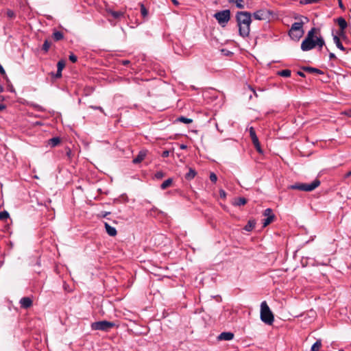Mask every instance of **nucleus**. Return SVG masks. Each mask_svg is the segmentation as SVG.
<instances>
[{
	"mask_svg": "<svg viewBox=\"0 0 351 351\" xmlns=\"http://www.w3.org/2000/svg\"><path fill=\"white\" fill-rule=\"evenodd\" d=\"M236 21L239 27V34L243 38L250 35L252 14L249 12L239 11L236 14Z\"/></svg>",
	"mask_w": 351,
	"mask_h": 351,
	"instance_id": "f257e3e1",
	"label": "nucleus"
},
{
	"mask_svg": "<svg viewBox=\"0 0 351 351\" xmlns=\"http://www.w3.org/2000/svg\"><path fill=\"white\" fill-rule=\"evenodd\" d=\"M319 32L316 27H312L307 33L304 40L302 42L301 49L303 51H310L315 47V34Z\"/></svg>",
	"mask_w": 351,
	"mask_h": 351,
	"instance_id": "f03ea898",
	"label": "nucleus"
},
{
	"mask_svg": "<svg viewBox=\"0 0 351 351\" xmlns=\"http://www.w3.org/2000/svg\"><path fill=\"white\" fill-rule=\"evenodd\" d=\"M261 319L267 325H272L274 322V316L269 308L266 301H263L261 304Z\"/></svg>",
	"mask_w": 351,
	"mask_h": 351,
	"instance_id": "7ed1b4c3",
	"label": "nucleus"
},
{
	"mask_svg": "<svg viewBox=\"0 0 351 351\" xmlns=\"http://www.w3.org/2000/svg\"><path fill=\"white\" fill-rule=\"evenodd\" d=\"M320 181L318 179L314 180L311 183L296 182L290 185L288 188L292 190H299L302 191L311 192L315 190L320 185Z\"/></svg>",
	"mask_w": 351,
	"mask_h": 351,
	"instance_id": "20e7f679",
	"label": "nucleus"
},
{
	"mask_svg": "<svg viewBox=\"0 0 351 351\" xmlns=\"http://www.w3.org/2000/svg\"><path fill=\"white\" fill-rule=\"evenodd\" d=\"M304 25V21L302 20V21L293 23L289 31V36L292 40L298 41L301 37H302L304 32L303 29V25Z\"/></svg>",
	"mask_w": 351,
	"mask_h": 351,
	"instance_id": "39448f33",
	"label": "nucleus"
},
{
	"mask_svg": "<svg viewBox=\"0 0 351 351\" xmlns=\"http://www.w3.org/2000/svg\"><path fill=\"white\" fill-rule=\"evenodd\" d=\"M116 326V324L113 322L102 320L95 322L91 324V329L93 330L109 331L111 328Z\"/></svg>",
	"mask_w": 351,
	"mask_h": 351,
	"instance_id": "423d86ee",
	"label": "nucleus"
},
{
	"mask_svg": "<svg viewBox=\"0 0 351 351\" xmlns=\"http://www.w3.org/2000/svg\"><path fill=\"white\" fill-rule=\"evenodd\" d=\"M214 17L221 26L225 27L230 19V11L224 10L217 12L214 14Z\"/></svg>",
	"mask_w": 351,
	"mask_h": 351,
	"instance_id": "0eeeda50",
	"label": "nucleus"
},
{
	"mask_svg": "<svg viewBox=\"0 0 351 351\" xmlns=\"http://www.w3.org/2000/svg\"><path fill=\"white\" fill-rule=\"evenodd\" d=\"M250 136L251 137L252 143H253L254 147L256 148V151L259 154H263V149H262V148L261 147V144H260L258 138V137L256 136L255 130L252 127H251L250 128Z\"/></svg>",
	"mask_w": 351,
	"mask_h": 351,
	"instance_id": "6e6552de",
	"label": "nucleus"
},
{
	"mask_svg": "<svg viewBox=\"0 0 351 351\" xmlns=\"http://www.w3.org/2000/svg\"><path fill=\"white\" fill-rule=\"evenodd\" d=\"M263 215L266 217L263 219V226L266 227L274 221L276 216L273 213V210L271 208H267L263 212Z\"/></svg>",
	"mask_w": 351,
	"mask_h": 351,
	"instance_id": "1a4fd4ad",
	"label": "nucleus"
},
{
	"mask_svg": "<svg viewBox=\"0 0 351 351\" xmlns=\"http://www.w3.org/2000/svg\"><path fill=\"white\" fill-rule=\"evenodd\" d=\"M19 304L22 308L27 309L33 305V301L29 297H23L20 300Z\"/></svg>",
	"mask_w": 351,
	"mask_h": 351,
	"instance_id": "9d476101",
	"label": "nucleus"
},
{
	"mask_svg": "<svg viewBox=\"0 0 351 351\" xmlns=\"http://www.w3.org/2000/svg\"><path fill=\"white\" fill-rule=\"evenodd\" d=\"M253 16L256 20H266L268 17V12L265 10H259L254 12Z\"/></svg>",
	"mask_w": 351,
	"mask_h": 351,
	"instance_id": "9b49d317",
	"label": "nucleus"
},
{
	"mask_svg": "<svg viewBox=\"0 0 351 351\" xmlns=\"http://www.w3.org/2000/svg\"><path fill=\"white\" fill-rule=\"evenodd\" d=\"M147 150H141L138 152V155L133 159L132 162L134 164H138L141 162L147 156Z\"/></svg>",
	"mask_w": 351,
	"mask_h": 351,
	"instance_id": "f8f14e48",
	"label": "nucleus"
},
{
	"mask_svg": "<svg viewBox=\"0 0 351 351\" xmlns=\"http://www.w3.org/2000/svg\"><path fill=\"white\" fill-rule=\"evenodd\" d=\"M107 14L108 16H112L114 19H120L124 15V13L121 11H114L112 10H107Z\"/></svg>",
	"mask_w": 351,
	"mask_h": 351,
	"instance_id": "ddd939ff",
	"label": "nucleus"
},
{
	"mask_svg": "<svg viewBox=\"0 0 351 351\" xmlns=\"http://www.w3.org/2000/svg\"><path fill=\"white\" fill-rule=\"evenodd\" d=\"M233 338H234V334L231 332H223L218 337L219 340H225V341H230V340H232Z\"/></svg>",
	"mask_w": 351,
	"mask_h": 351,
	"instance_id": "4468645a",
	"label": "nucleus"
},
{
	"mask_svg": "<svg viewBox=\"0 0 351 351\" xmlns=\"http://www.w3.org/2000/svg\"><path fill=\"white\" fill-rule=\"evenodd\" d=\"M104 226H105L106 231L109 236L114 237L117 235V230L115 228L111 226L107 222H105Z\"/></svg>",
	"mask_w": 351,
	"mask_h": 351,
	"instance_id": "2eb2a0df",
	"label": "nucleus"
},
{
	"mask_svg": "<svg viewBox=\"0 0 351 351\" xmlns=\"http://www.w3.org/2000/svg\"><path fill=\"white\" fill-rule=\"evenodd\" d=\"M302 69L306 72L311 73H316L319 75L324 74V72L317 68L311 67V66H303Z\"/></svg>",
	"mask_w": 351,
	"mask_h": 351,
	"instance_id": "dca6fc26",
	"label": "nucleus"
},
{
	"mask_svg": "<svg viewBox=\"0 0 351 351\" xmlns=\"http://www.w3.org/2000/svg\"><path fill=\"white\" fill-rule=\"evenodd\" d=\"M335 21L337 23L339 29L346 30L348 27V23L344 18L339 17L335 19Z\"/></svg>",
	"mask_w": 351,
	"mask_h": 351,
	"instance_id": "f3484780",
	"label": "nucleus"
},
{
	"mask_svg": "<svg viewBox=\"0 0 351 351\" xmlns=\"http://www.w3.org/2000/svg\"><path fill=\"white\" fill-rule=\"evenodd\" d=\"M332 37H333V41L335 43L337 47L343 51H346V49L343 46V45L340 40V38H338V36L334 35L332 34Z\"/></svg>",
	"mask_w": 351,
	"mask_h": 351,
	"instance_id": "a211bd4d",
	"label": "nucleus"
},
{
	"mask_svg": "<svg viewBox=\"0 0 351 351\" xmlns=\"http://www.w3.org/2000/svg\"><path fill=\"white\" fill-rule=\"evenodd\" d=\"M197 175L196 171L193 168H189V172L185 174V179L187 180H193Z\"/></svg>",
	"mask_w": 351,
	"mask_h": 351,
	"instance_id": "6ab92c4d",
	"label": "nucleus"
},
{
	"mask_svg": "<svg viewBox=\"0 0 351 351\" xmlns=\"http://www.w3.org/2000/svg\"><path fill=\"white\" fill-rule=\"evenodd\" d=\"M255 225L256 221L254 219H250L247 221V224L245 226L244 230L247 232H250L254 228Z\"/></svg>",
	"mask_w": 351,
	"mask_h": 351,
	"instance_id": "aec40b11",
	"label": "nucleus"
},
{
	"mask_svg": "<svg viewBox=\"0 0 351 351\" xmlns=\"http://www.w3.org/2000/svg\"><path fill=\"white\" fill-rule=\"evenodd\" d=\"M61 141L60 138L59 137H53L48 141V145L51 147H54L60 144Z\"/></svg>",
	"mask_w": 351,
	"mask_h": 351,
	"instance_id": "412c9836",
	"label": "nucleus"
},
{
	"mask_svg": "<svg viewBox=\"0 0 351 351\" xmlns=\"http://www.w3.org/2000/svg\"><path fill=\"white\" fill-rule=\"evenodd\" d=\"M247 200L245 197H239L234 199V202L233 203L234 206H243L247 203Z\"/></svg>",
	"mask_w": 351,
	"mask_h": 351,
	"instance_id": "4be33fe9",
	"label": "nucleus"
},
{
	"mask_svg": "<svg viewBox=\"0 0 351 351\" xmlns=\"http://www.w3.org/2000/svg\"><path fill=\"white\" fill-rule=\"evenodd\" d=\"M325 45V41L322 36H315V47L317 46L319 49Z\"/></svg>",
	"mask_w": 351,
	"mask_h": 351,
	"instance_id": "5701e85b",
	"label": "nucleus"
},
{
	"mask_svg": "<svg viewBox=\"0 0 351 351\" xmlns=\"http://www.w3.org/2000/svg\"><path fill=\"white\" fill-rule=\"evenodd\" d=\"M53 38L55 41H59L63 39L64 34L60 31H56L53 33Z\"/></svg>",
	"mask_w": 351,
	"mask_h": 351,
	"instance_id": "b1692460",
	"label": "nucleus"
},
{
	"mask_svg": "<svg viewBox=\"0 0 351 351\" xmlns=\"http://www.w3.org/2000/svg\"><path fill=\"white\" fill-rule=\"evenodd\" d=\"M172 183H173V179L168 178L167 180H166L161 184L160 189L162 190H165V189H167L168 187H169L172 184Z\"/></svg>",
	"mask_w": 351,
	"mask_h": 351,
	"instance_id": "393cba45",
	"label": "nucleus"
},
{
	"mask_svg": "<svg viewBox=\"0 0 351 351\" xmlns=\"http://www.w3.org/2000/svg\"><path fill=\"white\" fill-rule=\"evenodd\" d=\"M277 74L281 77H289L291 76V71L289 69H285L278 71Z\"/></svg>",
	"mask_w": 351,
	"mask_h": 351,
	"instance_id": "a878e982",
	"label": "nucleus"
},
{
	"mask_svg": "<svg viewBox=\"0 0 351 351\" xmlns=\"http://www.w3.org/2000/svg\"><path fill=\"white\" fill-rule=\"evenodd\" d=\"M322 347V340L317 339L316 342L312 346L311 351H319Z\"/></svg>",
	"mask_w": 351,
	"mask_h": 351,
	"instance_id": "bb28decb",
	"label": "nucleus"
},
{
	"mask_svg": "<svg viewBox=\"0 0 351 351\" xmlns=\"http://www.w3.org/2000/svg\"><path fill=\"white\" fill-rule=\"evenodd\" d=\"M177 121H180V122H182V123H186V124H189V123H191L193 122V119H189V118H186V117H180L177 119Z\"/></svg>",
	"mask_w": 351,
	"mask_h": 351,
	"instance_id": "cd10ccee",
	"label": "nucleus"
},
{
	"mask_svg": "<svg viewBox=\"0 0 351 351\" xmlns=\"http://www.w3.org/2000/svg\"><path fill=\"white\" fill-rule=\"evenodd\" d=\"M141 5V13L143 18H145L148 15V10L143 3H140Z\"/></svg>",
	"mask_w": 351,
	"mask_h": 351,
	"instance_id": "c85d7f7f",
	"label": "nucleus"
},
{
	"mask_svg": "<svg viewBox=\"0 0 351 351\" xmlns=\"http://www.w3.org/2000/svg\"><path fill=\"white\" fill-rule=\"evenodd\" d=\"M10 217V215L8 211L3 210L0 212V221L6 220Z\"/></svg>",
	"mask_w": 351,
	"mask_h": 351,
	"instance_id": "c756f323",
	"label": "nucleus"
},
{
	"mask_svg": "<svg viewBox=\"0 0 351 351\" xmlns=\"http://www.w3.org/2000/svg\"><path fill=\"white\" fill-rule=\"evenodd\" d=\"M50 47H51V42H49L48 40H45L43 45L42 49L44 51L47 52L49 51Z\"/></svg>",
	"mask_w": 351,
	"mask_h": 351,
	"instance_id": "7c9ffc66",
	"label": "nucleus"
},
{
	"mask_svg": "<svg viewBox=\"0 0 351 351\" xmlns=\"http://www.w3.org/2000/svg\"><path fill=\"white\" fill-rule=\"evenodd\" d=\"M335 35H337L338 38H341L343 40H345L347 38L345 30L339 29Z\"/></svg>",
	"mask_w": 351,
	"mask_h": 351,
	"instance_id": "2f4dec72",
	"label": "nucleus"
},
{
	"mask_svg": "<svg viewBox=\"0 0 351 351\" xmlns=\"http://www.w3.org/2000/svg\"><path fill=\"white\" fill-rule=\"evenodd\" d=\"M65 66V62L64 60H60L58 62V64H57V70H59V71H62L63 70V69L64 68Z\"/></svg>",
	"mask_w": 351,
	"mask_h": 351,
	"instance_id": "473e14b6",
	"label": "nucleus"
},
{
	"mask_svg": "<svg viewBox=\"0 0 351 351\" xmlns=\"http://www.w3.org/2000/svg\"><path fill=\"white\" fill-rule=\"evenodd\" d=\"M294 19L296 20H300V21H302V20H303V21H304V24L309 21V19L308 17L302 16V15L296 16L294 17Z\"/></svg>",
	"mask_w": 351,
	"mask_h": 351,
	"instance_id": "72a5a7b5",
	"label": "nucleus"
},
{
	"mask_svg": "<svg viewBox=\"0 0 351 351\" xmlns=\"http://www.w3.org/2000/svg\"><path fill=\"white\" fill-rule=\"evenodd\" d=\"M165 173L162 171H157L156 173H155V178L158 180H160L162 179L163 177H165Z\"/></svg>",
	"mask_w": 351,
	"mask_h": 351,
	"instance_id": "f704fd0d",
	"label": "nucleus"
},
{
	"mask_svg": "<svg viewBox=\"0 0 351 351\" xmlns=\"http://www.w3.org/2000/svg\"><path fill=\"white\" fill-rule=\"evenodd\" d=\"M6 15L10 19H14L15 17V13L12 10H8L6 12Z\"/></svg>",
	"mask_w": 351,
	"mask_h": 351,
	"instance_id": "c9c22d12",
	"label": "nucleus"
},
{
	"mask_svg": "<svg viewBox=\"0 0 351 351\" xmlns=\"http://www.w3.org/2000/svg\"><path fill=\"white\" fill-rule=\"evenodd\" d=\"M69 59L70 61H71L72 62L75 63L77 60V57L75 54H73V53H71V54L69 56Z\"/></svg>",
	"mask_w": 351,
	"mask_h": 351,
	"instance_id": "e433bc0d",
	"label": "nucleus"
},
{
	"mask_svg": "<svg viewBox=\"0 0 351 351\" xmlns=\"http://www.w3.org/2000/svg\"><path fill=\"white\" fill-rule=\"evenodd\" d=\"M319 0H303L301 1L300 3L302 4H310V3H317Z\"/></svg>",
	"mask_w": 351,
	"mask_h": 351,
	"instance_id": "4c0bfd02",
	"label": "nucleus"
},
{
	"mask_svg": "<svg viewBox=\"0 0 351 351\" xmlns=\"http://www.w3.org/2000/svg\"><path fill=\"white\" fill-rule=\"evenodd\" d=\"M0 73L3 76L6 81H9L8 76L6 75L5 71L3 67L0 64Z\"/></svg>",
	"mask_w": 351,
	"mask_h": 351,
	"instance_id": "58836bf2",
	"label": "nucleus"
},
{
	"mask_svg": "<svg viewBox=\"0 0 351 351\" xmlns=\"http://www.w3.org/2000/svg\"><path fill=\"white\" fill-rule=\"evenodd\" d=\"M210 180L212 182H214L215 183L217 180V175L215 173H210Z\"/></svg>",
	"mask_w": 351,
	"mask_h": 351,
	"instance_id": "ea45409f",
	"label": "nucleus"
},
{
	"mask_svg": "<svg viewBox=\"0 0 351 351\" xmlns=\"http://www.w3.org/2000/svg\"><path fill=\"white\" fill-rule=\"evenodd\" d=\"M232 3H235L236 6L239 9H243L244 5L242 3L243 1H231Z\"/></svg>",
	"mask_w": 351,
	"mask_h": 351,
	"instance_id": "a19ab883",
	"label": "nucleus"
},
{
	"mask_svg": "<svg viewBox=\"0 0 351 351\" xmlns=\"http://www.w3.org/2000/svg\"><path fill=\"white\" fill-rule=\"evenodd\" d=\"M66 156L69 158H71V156H72V152H71V149L69 147H67L66 149Z\"/></svg>",
	"mask_w": 351,
	"mask_h": 351,
	"instance_id": "79ce46f5",
	"label": "nucleus"
},
{
	"mask_svg": "<svg viewBox=\"0 0 351 351\" xmlns=\"http://www.w3.org/2000/svg\"><path fill=\"white\" fill-rule=\"evenodd\" d=\"M162 157L167 158L169 156V150H165L162 152L161 154Z\"/></svg>",
	"mask_w": 351,
	"mask_h": 351,
	"instance_id": "37998d69",
	"label": "nucleus"
},
{
	"mask_svg": "<svg viewBox=\"0 0 351 351\" xmlns=\"http://www.w3.org/2000/svg\"><path fill=\"white\" fill-rule=\"evenodd\" d=\"M56 78H60L62 77V71L57 70L56 73L54 75Z\"/></svg>",
	"mask_w": 351,
	"mask_h": 351,
	"instance_id": "c03bdc74",
	"label": "nucleus"
},
{
	"mask_svg": "<svg viewBox=\"0 0 351 351\" xmlns=\"http://www.w3.org/2000/svg\"><path fill=\"white\" fill-rule=\"evenodd\" d=\"M121 64L124 66H128L130 64V61L128 60H121Z\"/></svg>",
	"mask_w": 351,
	"mask_h": 351,
	"instance_id": "a18cd8bd",
	"label": "nucleus"
},
{
	"mask_svg": "<svg viewBox=\"0 0 351 351\" xmlns=\"http://www.w3.org/2000/svg\"><path fill=\"white\" fill-rule=\"evenodd\" d=\"M329 59L330 60H336L337 57L335 53H329Z\"/></svg>",
	"mask_w": 351,
	"mask_h": 351,
	"instance_id": "49530a36",
	"label": "nucleus"
},
{
	"mask_svg": "<svg viewBox=\"0 0 351 351\" xmlns=\"http://www.w3.org/2000/svg\"><path fill=\"white\" fill-rule=\"evenodd\" d=\"M338 3H339V6L341 9H342L343 10H345V6L343 5V3H342V1L341 0H338Z\"/></svg>",
	"mask_w": 351,
	"mask_h": 351,
	"instance_id": "de8ad7c7",
	"label": "nucleus"
},
{
	"mask_svg": "<svg viewBox=\"0 0 351 351\" xmlns=\"http://www.w3.org/2000/svg\"><path fill=\"white\" fill-rule=\"evenodd\" d=\"M248 88L253 92L254 96L256 97H258V94L256 93V90H254V88L253 87H252L251 86H248Z\"/></svg>",
	"mask_w": 351,
	"mask_h": 351,
	"instance_id": "09e8293b",
	"label": "nucleus"
},
{
	"mask_svg": "<svg viewBox=\"0 0 351 351\" xmlns=\"http://www.w3.org/2000/svg\"><path fill=\"white\" fill-rule=\"evenodd\" d=\"M219 195L221 197H226V192L223 190H220Z\"/></svg>",
	"mask_w": 351,
	"mask_h": 351,
	"instance_id": "8fccbe9b",
	"label": "nucleus"
},
{
	"mask_svg": "<svg viewBox=\"0 0 351 351\" xmlns=\"http://www.w3.org/2000/svg\"><path fill=\"white\" fill-rule=\"evenodd\" d=\"M297 74L298 75H300V77H305V74L302 71H299L297 72Z\"/></svg>",
	"mask_w": 351,
	"mask_h": 351,
	"instance_id": "3c124183",
	"label": "nucleus"
},
{
	"mask_svg": "<svg viewBox=\"0 0 351 351\" xmlns=\"http://www.w3.org/2000/svg\"><path fill=\"white\" fill-rule=\"evenodd\" d=\"M5 108H6L5 105L0 104V111L3 110L4 109H5Z\"/></svg>",
	"mask_w": 351,
	"mask_h": 351,
	"instance_id": "603ef678",
	"label": "nucleus"
},
{
	"mask_svg": "<svg viewBox=\"0 0 351 351\" xmlns=\"http://www.w3.org/2000/svg\"><path fill=\"white\" fill-rule=\"evenodd\" d=\"M351 176V171H348L347 173L345 174L344 178H347Z\"/></svg>",
	"mask_w": 351,
	"mask_h": 351,
	"instance_id": "864d4df0",
	"label": "nucleus"
},
{
	"mask_svg": "<svg viewBox=\"0 0 351 351\" xmlns=\"http://www.w3.org/2000/svg\"><path fill=\"white\" fill-rule=\"evenodd\" d=\"M91 108H94V109H97V110H99L100 111L103 112V109L100 106H97V107H93L92 106Z\"/></svg>",
	"mask_w": 351,
	"mask_h": 351,
	"instance_id": "5fc2aeb1",
	"label": "nucleus"
},
{
	"mask_svg": "<svg viewBox=\"0 0 351 351\" xmlns=\"http://www.w3.org/2000/svg\"><path fill=\"white\" fill-rule=\"evenodd\" d=\"M180 147L181 149H185L187 148V146L186 145L182 144Z\"/></svg>",
	"mask_w": 351,
	"mask_h": 351,
	"instance_id": "6e6d98bb",
	"label": "nucleus"
},
{
	"mask_svg": "<svg viewBox=\"0 0 351 351\" xmlns=\"http://www.w3.org/2000/svg\"><path fill=\"white\" fill-rule=\"evenodd\" d=\"M173 3L176 5H178L179 4L178 1L177 0H171Z\"/></svg>",
	"mask_w": 351,
	"mask_h": 351,
	"instance_id": "4d7b16f0",
	"label": "nucleus"
},
{
	"mask_svg": "<svg viewBox=\"0 0 351 351\" xmlns=\"http://www.w3.org/2000/svg\"><path fill=\"white\" fill-rule=\"evenodd\" d=\"M3 90H4L3 86L2 85H0V93L3 92Z\"/></svg>",
	"mask_w": 351,
	"mask_h": 351,
	"instance_id": "13d9d810",
	"label": "nucleus"
},
{
	"mask_svg": "<svg viewBox=\"0 0 351 351\" xmlns=\"http://www.w3.org/2000/svg\"><path fill=\"white\" fill-rule=\"evenodd\" d=\"M244 0H230V1H243Z\"/></svg>",
	"mask_w": 351,
	"mask_h": 351,
	"instance_id": "bf43d9fd",
	"label": "nucleus"
},
{
	"mask_svg": "<svg viewBox=\"0 0 351 351\" xmlns=\"http://www.w3.org/2000/svg\"><path fill=\"white\" fill-rule=\"evenodd\" d=\"M3 100H4V97H3V96L1 95L0 96V101H3Z\"/></svg>",
	"mask_w": 351,
	"mask_h": 351,
	"instance_id": "052dcab7",
	"label": "nucleus"
},
{
	"mask_svg": "<svg viewBox=\"0 0 351 351\" xmlns=\"http://www.w3.org/2000/svg\"><path fill=\"white\" fill-rule=\"evenodd\" d=\"M293 35H298V32H293Z\"/></svg>",
	"mask_w": 351,
	"mask_h": 351,
	"instance_id": "680f3d73",
	"label": "nucleus"
},
{
	"mask_svg": "<svg viewBox=\"0 0 351 351\" xmlns=\"http://www.w3.org/2000/svg\"><path fill=\"white\" fill-rule=\"evenodd\" d=\"M10 91H14V88H13V87H12V86L10 88Z\"/></svg>",
	"mask_w": 351,
	"mask_h": 351,
	"instance_id": "e2e57ef3",
	"label": "nucleus"
},
{
	"mask_svg": "<svg viewBox=\"0 0 351 351\" xmlns=\"http://www.w3.org/2000/svg\"><path fill=\"white\" fill-rule=\"evenodd\" d=\"M249 98H250V99H252V95H250Z\"/></svg>",
	"mask_w": 351,
	"mask_h": 351,
	"instance_id": "0e129e2a",
	"label": "nucleus"
},
{
	"mask_svg": "<svg viewBox=\"0 0 351 351\" xmlns=\"http://www.w3.org/2000/svg\"><path fill=\"white\" fill-rule=\"evenodd\" d=\"M339 351H343V350H339Z\"/></svg>",
	"mask_w": 351,
	"mask_h": 351,
	"instance_id": "69168bd1",
	"label": "nucleus"
}]
</instances>
